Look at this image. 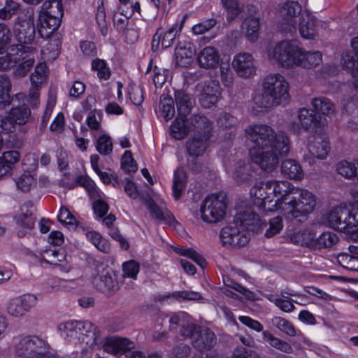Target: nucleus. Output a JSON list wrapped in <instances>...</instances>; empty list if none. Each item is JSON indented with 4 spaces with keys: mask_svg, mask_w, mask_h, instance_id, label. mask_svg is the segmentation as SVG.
<instances>
[{
    "mask_svg": "<svg viewBox=\"0 0 358 358\" xmlns=\"http://www.w3.org/2000/svg\"><path fill=\"white\" fill-rule=\"evenodd\" d=\"M260 227V219L257 214L250 210L240 211L228 225L222 229L220 238L223 245L240 248L246 245L250 234L256 232Z\"/></svg>",
    "mask_w": 358,
    "mask_h": 358,
    "instance_id": "1",
    "label": "nucleus"
},
{
    "mask_svg": "<svg viewBox=\"0 0 358 358\" xmlns=\"http://www.w3.org/2000/svg\"><path fill=\"white\" fill-rule=\"evenodd\" d=\"M289 83L283 76L271 73L264 78L262 92L253 96V102L261 110L285 105L289 99Z\"/></svg>",
    "mask_w": 358,
    "mask_h": 358,
    "instance_id": "2",
    "label": "nucleus"
},
{
    "mask_svg": "<svg viewBox=\"0 0 358 358\" xmlns=\"http://www.w3.org/2000/svg\"><path fill=\"white\" fill-rule=\"evenodd\" d=\"M248 139L254 144L252 148H275L281 152H289V139L283 131L275 132L269 125L253 124L245 129Z\"/></svg>",
    "mask_w": 358,
    "mask_h": 358,
    "instance_id": "3",
    "label": "nucleus"
},
{
    "mask_svg": "<svg viewBox=\"0 0 358 358\" xmlns=\"http://www.w3.org/2000/svg\"><path fill=\"white\" fill-rule=\"evenodd\" d=\"M59 329L67 341L85 343L90 347L101 343L100 331L90 321H69L60 324Z\"/></svg>",
    "mask_w": 358,
    "mask_h": 358,
    "instance_id": "4",
    "label": "nucleus"
},
{
    "mask_svg": "<svg viewBox=\"0 0 358 358\" xmlns=\"http://www.w3.org/2000/svg\"><path fill=\"white\" fill-rule=\"evenodd\" d=\"M327 224L335 229L346 233L358 231V200L350 207L339 206L331 210L327 217Z\"/></svg>",
    "mask_w": 358,
    "mask_h": 358,
    "instance_id": "5",
    "label": "nucleus"
},
{
    "mask_svg": "<svg viewBox=\"0 0 358 358\" xmlns=\"http://www.w3.org/2000/svg\"><path fill=\"white\" fill-rule=\"evenodd\" d=\"M63 14L62 0H46L42 5L39 15L38 33L40 36L49 38L60 25Z\"/></svg>",
    "mask_w": 358,
    "mask_h": 358,
    "instance_id": "6",
    "label": "nucleus"
},
{
    "mask_svg": "<svg viewBox=\"0 0 358 358\" xmlns=\"http://www.w3.org/2000/svg\"><path fill=\"white\" fill-rule=\"evenodd\" d=\"M48 344L36 336L22 337L15 345V356L18 358H59L48 355Z\"/></svg>",
    "mask_w": 358,
    "mask_h": 358,
    "instance_id": "7",
    "label": "nucleus"
},
{
    "mask_svg": "<svg viewBox=\"0 0 358 358\" xmlns=\"http://www.w3.org/2000/svg\"><path fill=\"white\" fill-rule=\"evenodd\" d=\"M300 47L290 41H282L267 50L268 58L286 69L296 67Z\"/></svg>",
    "mask_w": 358,
    "mask_h": 358,
    "instance_id": "8",
    "label": "nucleus"
},
{
    "mask_svg": "<svg viewBox=\"0 0 358 358\" xmlns=\"http://www.w3.org/2000/svg\"><path fill=\"white\" fill-rule=\"evenodd\" d=\"M227 207V196L224 193L210 194L201 203V218L206 222L216 223L223 219Z\"/></svg>",
    "mask_w": 358,
    "mask_h": 358,
    "instance_id": "9",
    "label": "nucleus"
},
{
    "mask_svg": "<svg viewBox=\"0 0 358 358\" xmlns=\"http://www.w3.org/2000/svg\"><path fill=\"white\" fill-rule=\"evenodd\" d=\"M267 185L273 197V204L271 207H275V210H281L285 215L287 210L291 208L289 203L293 201V192H296L297 187L287 180H268Z\"/></svg>",
    "mask_w": 358,
    "mask_h": 358,
    "instance_id": "10",
    "label": "nucleus"
},
{
    "mask_svg": "<svg viewBox=\"0 0 358 358\" xmlns=\"http://www.w3.org/2000/svg\"><path fill=\"white\" fill-rule=\"evenodd\" d=\"M292 202L289 203L290 209L287 210L285 215L297 218L306 216L311 213L316 205L315 196L306 189L297 187L293 192Z\"/></svg>",
    "mask_w": 358,
    "mask_h": 358,
    "instance_id": "11",
    "label": "nucleus"
},
{
    "mask_svg": "<svg viewBox=\"0 0 358 358\" xmlns=\"http://www.w3.org/2000/svg\"><path fill=\"white\" fill-rule=\"evenodd\" d=\"M34 10H28L23 15L19 16L13 25V34L20 43L30 44L35 38Z\"/></svg>",
    "mask_w": 358,
    "mask_h": 358,
    "instance_id": "12",
    "label": "nucleus"
},
{
    "mask_svg": "<svg viewBox=\"0 0 358 358\" xmlns=\"http://www.w3.org/2000/svg\"><path fill=\"white\" fill-rule=\"evenodd\" d=\"M288 152H281L274 147L270 149L251 148L250 150V155L253 162L266 172L274 171L278 165L279 158L287 155Z\"/></svg>",
    "mask_w": 358,
    "mask_h": 358,
    "instance_id": "13",
    "label": "nucleus"
},
{
    "mask_svg": "<svg viewBox=\"0 0 358 358\" xmlns=\"http://www.w3.org/2000/svg\"><path fill=\"white\" fill-rule=\"evenodd\" d=\"M30 117L31 110L26 105L12 108L4 116L0 117V128L6 133L13 132L16 125L26 124Z\"/></svg>",
    "mask_w": 358,
    "mask_h": 358,
    "instance_id": "14",
    "label": "nucleus"
},
{
    "mask_svg": "<svg viewBox=\"0 0 358 358\" xmlns=\"http://www.w3.org/2000/svg\"><path fill=\"white\" fill-rule=\"evenodd\" d=\"M16 48L18 59L13 67V75L22 78L29 72L35 63L36 49L22 44L16 45Z\"/></svg>",
    "mask_w": 358,
    "mask_h": 358,
    "instance_id": "15",
    "label": "nucleus"
},
{
    "mask_svg": "<svg viewBox=\"0 0 358 358\" xmlns=\"http://www.w3.org/2000/svg\"><path fill=\"white\" fill-rule=\"evenodd\" d=\"M35 212L36 208L30 201L24 202L21 206L19 213L15 217L16 224L20 228L17 231L18 237H24L28 230L34 229L36 220Z\"/></svg>",
    "mask_w": 358,
    "mask_h": 358,
    "instance_id": "16",
    "label": "nucleus"
},
{
    "mask_svg": "<svg viewBox=\"0 0 358 358\" xmlns=\"http://www.w3.org/2000/svg\"><path fill=\"white\" fill-rule=\"evenodd\" d=\"M225 169L229 175L239 185L249 183L253 178L252 166L245 160L225 163Z\"/></svg>",
    "mask_w": 358,
    "mask_h": 358,
    "instance_id": "17",
    "label": "nucleus"
},
{
    "mask_svg": "<svg viewBox=\"0 0 358 358\" xmlns=\"http://www.w3.org/2000/svg\"><path fill=\"white\" fill-rule=\"evenodd\" d=\"M37 302V298L31 294H25L11 299L7 304V311L14 317L24 315Z\"/></svg>",
    "mask_w": 358,
    "mask_h": 358,
    "instance_id": "18",
    "label": "nucleus"
},
{
    "mask_svg": "<svg viewBox=\"0 0 358 358\" xmlns=\"http://www.w3.org/2000/svg\"><path fill=\"white\" fill-rule=\"evenodd\" d=\"M270 192L267 181L255 183L250 191L251 196L254 199L255 205L265 210H273L271 207L273 204V197Z\"/></svg>",
    "mask_w": 358,
    "mask_h": 358,
    "instance_id": "19",
    "label": "nucleus"
},
{
    "mask_svg": "<svg viewBox=\"0 0 358 358\" xmlns=\"http://www.w3.org/2000/svg\"><path fill=\"white\" fill-rule=\"evenodd\" d=\"M299 122H293L289 124L290 129L296 134L301 129L308 131L318 127L320 122L316 114L307 108H302L298 110Z\"/></svg>",
    "mask_w": 358,
    "mask_h": 358,
    "instance_id": "20",
    "label": "nucleus"
},
{
    "mask_svg": "<svg viewBox=\"0 0 358 358\" xmlns=\"http://www.w3.org/2000/svg\"><path fill=\"white\" fill-rule=\"evenodd\" d=\"M232 67L237 74L243 78H248L255 73L253 57L248 52L236 55L232 61Z\"/></svg>",
    "mask_w": 358,
    "mask_h": 358,
    "instance_id": "21",
    "label": "nucleus"
},
{
    "mask_svg": "<svg viewBox=\"0 0 358 358\" xmlns=\"http://www.w3.org/2000/svg\"><path fill=\"white\" fill-rule=\"evenodd\" d=\"M100 344L105 352L111 354L122 355L134 348V343L129 339L116 336L106 337L103 341L101 340Z\"/></svg>",
    "mask_w": 358,
    "mask_h": 358,
    "instance_id": "22",
    "label": "nucleus"
},
{
    "mask_svg": "<svg viewBox=\"0 0 358 358\" xmlns=\"http://www.w3.org/2000/svg\"><path fill=\"white\" fill-rule=\"evenodd\" d=\"M302 13L301 6L295 1H286L279 9V13L282 17V22L289 27V31H291L292 29H295V18L297 15H301Z\"/></svg>",
    "mask_w": 358,
    "mask_h": 358,
    "instance_id": "23",
    "label": "nucleus"
},
{
    "mask_svg": "<svg viewBox=\"0 0 358 358\" xmlns=\"http://www.w3.org/2000/svg\"><path fill=\"white\" fill-rule=\"evenodd\" d=\"M220 60L218 50L213 46L202 48L196 55V62L201 68L214 69L217 67Z\"/></svg>",
    "mask_w": 358,
    "mask_h": 358,
    "instance_id": "24",
    "label": "nucleus"
},
{
    "mask_svg": "<svg viewBox=\"0 0 358 358\" xmlns=\"http://www.w3.org/2000/svg\"><path fill=\"white\" fill-rule=\"evenodd\" d=\"M299 31L305 39L313 40L317 34V19L310 12L303 11L299 17Z\"/></svg>",
    "mask_w": 358,
    "mask_h": 358,
    "instance_id": "25",
    "label": "nucleus"
},
{
    "mask_svg": "<svg viewBox=\"0 0 358 358\" xmlns=\"http://www.w3.org/2000/svg\"><path fill=\"white\" fill-rule=\"evenodd\" d=\"M92 283L98 290L106 294L114 292L119 288L117 280L106 269L94 276Z\"/></svg>",
    "mask_w": 358,
    "mask_h": 358,
    "instance_id": "26",
    "label": "nucleus"
},
{
    "mask_svg": "<svg viewBox=\"0 0 358 358\" xmlns=\"http://www.w3.org/2000/svg\"><path fill=\"white\" fill-rule=\"evenodd\" d=\"M195 53L194 45L190 42L180 41L175 49L176 64L181 67L188 66Z\"/></svg>",
    "mask_w": 358,
    "mask_h": 358,
    "instance_id": "27",
    "label": "nucleus"
},
{
    "mask_svg": "<svg viewBox=\"0 0 358 358\" xmlns=\"http://www.w3.org/2000/svg\"><path fill=\"white\" fill-rule=\"evenodd\" d=\"M220 95L218 83L212 82L203 87L199 96L200 104L205 108H209L217 103Z\"/></svg>",
    "mask_w": 358,
    "mask_h": 358,
    "instance_id": "28",
    "label": "nucleus"
},
{
    "mask_svg": "<svg viewBox=\"0 0 358 358\" xmlns=\"http://www.w3.org/2000/svg\"><path fill=\"white\" fill-rule=\"evenodd\" d=\"M215 343V334L207 327H201L192 341L193 346L201 352L211 349Z\"/></svg>",
    "mask_w": 358,
    "mask_h": 358,
    "instance_id": "29",
    "label": "nucleus"
},
{
    "mask_svg": "<svg viewBox=\"0 0 358 358\" xmlns=\"http://www.w3.org/2000/svg\"><path fill=\"white\" fill-rule=\"evenodd\" d=\"M322 62V55L320 51H306L300 47L296 67L312 69L320 65Z\"/></svg>",
    "mask_w": 358,
    "mask_h": 358,
    "instance_id": "30",
    "label": "nucleus"
},
{
    "mask_svg": "<svg viewBox=\"0 0 358 358\" xmlns=\"http://www.w3.org/2000/svg\"><path fill=\"white\" fill-rule=\"evenodd\" d=\"M248 9L251 15L257 11L256 7L253 5L248 6ZM259 28V18L256 17H248L243 22L242 29L245 30V36L250 41H255L257 39Z\"/></svg>",
    "mask_w": 358,
    "mask_h": 358,
    "instance_id": "31",
    "label": "nucleus"
},
{
    "mask_svg": "<svg viewBox=\"0 0 358 358\" xmlns=\"http://www.w3.org/2000/svg\"><path fill=\"white\" fill-rule=\"evenodd\" d=\"M281 172L285 177L294 180H300L304 176L299 162L292 159H287L282 162Z\"/></svg>",
    "mask_w": 358,
    "mask_h": 358,
    "instance_id": "32",
    "label": "nucleus"
},
{
    "mask_svg": "<svg viewBox=\"0 0 358 358\" xmlns=\"http://www.w3.org/2000/svg\"><path fill=\"white\" fill-rule=\"evenodd\" d=\"M303 296L305 297V295L301 294L299 293L295 292L294 291L289 292H283L281 294L282 298H279L273 294L267 295L266 298L272 303H273L278 308H279L282 311L286 313H291L295 309L294 305L291 301V299H285L287 298L286 296Z\"/></svg>",
    "mask_w": 358,
    "mask_h": 358,
    "instance_id": "33",
    "label": "nucleus"
},
{
    "mask_svg": "<svg viewBox=\"0 0 358 358\" xmlns=\"http://www.w3.org/2000/svg\"><path fill=\"white\" fill-rule=\"evenodd\" d=\"M351 46L358 59V36L352 39ZM342 63L343 67L350 71L353 78L358 77V60H355L349 53H345L342 55Z\"/></svg>",
    "mask_w": 358,
    "mask_h": 358,
    "instance_id": "34",
    "label": "nucleus"
},
{
    "mask_svg": "<svg viewBox=\"0 0 358 358\" xmlns=\"http://www.w3.org/2000/svg\"><path fill=\"white\" fill-rule=\"evenodd\" d=\"M210 138V137L194 135V136L187 142V149L189 154L195 157L203 155L209 145Z\"/></svg>",
    "mask_w": 358,
    "mask_h": 358,
    "instance_id": "35",
    "label": "nucleus"
},
{
    "mask_svg": "<svg viewBox=\"0 0 358 358\" xmlns=\"http://www.w3.org/2000/svg\"><path fill=\"white\" fill-rule=\"evenodd\" d=\"M191 124L195 131L194 135L210 137L212 130L211 122L206 117L201 115H194L191 118Z\"/></svg>",
    "mask_w": 358,
    "mask_h": 358,
    "instance_id": "36",
    "label": "nucleus"
},
{
    "mask_svg": "<svg viewBox=\"0 0 358 358\" xmlns=\"http://www.w3.org/2000/svg\"><path fill=\"white\" fill-rule=\"evenodd\" d=\"M148 208L150 213L159 220L164 221L166 223L176 227L180 225L171 213L166 208L160 207L153 201L148 203Z\"/></svg>",
    "mask_w": 358,
    "mask_h": 358,
    "instance_id": "37",
    "label": "nucleus"
},
{
    "mask_svg": "<svg viewBox=\"0 0 358 358\" xmlns=\"http://www.w3.org/2000/svg\"><path fill=\"white\" fill-rule=\"evenodd\" d=\"M330 147L329 142L322 137H315L308 144L309 152L315 157L323 159L327 156Z\"/></svg>",
    "mask_w": 358,
    "mask_h": 358,
    "instance_id": "38",
    "label": "nucleus"
},
{
    "mask_svg": "<svg viewBox=\"0 0 358 358\" xmlns=\"http://www.w3.org/2000/svg\"><path fill=\"white\" fill-rule=\"evenodd\" d=\"M311 106L313 112L320 117L323 116H329L334 113V106L327 98L320 96L312 99Z\"/></svg>",
    "mask_w": 358,
    "mask_h": 358,
    "instance_id": "39",
    "label": "nucleus"
},
{
    "mask_svg": "<svg viewBox=\"0 0 358 358\" xmlns=\"http://www.w3.org/2000/svg\"><path fill=\"white\" fill-rule=\"evenodd\" d=\"M185 20L186 15L182 17L180 22H176L164 32L161 36V43L163 48H168L173 44L174 41L182 29Z\"/></svg>",
    "mask_w": 358,
    "mask_h": 358,
    "instance_id": "40",
    "label": "nucleus"
},
{
    "mask_svg": "<svg viewBox=\"0 0 358 358\" xmlns=\"http://www.w3.org/2000/svg\"><path fill=\"white\" fill-rule=\"evenodd\" d=\"M20 153L17 150L4 152L0 157V178L8 173L15 164L20 160Z\"/></svg>",
    "mask_w": 358,
    "mask_h": 358,
    "instance_id": "41",
    "label": "nucleus"
},
{
    "mask_svg": "<svg viewBox=\"0 0 358 358\" xmlns=\"http://www.w3.org/2000/svg\"><path fill=\"white\" fill-rule=\"evenodd\" d=\"M175 101L177 106L178 116L186 117L192 107V101L189 96L183 91H177L175 92Z\"/></svg>",
    "mask_w": 358,
    "mask_h": 358,
    "instance_id": "42",
    "label": "nucleus"
},
{
    "mask_svg": "<svg viewBox=\"0 0 358 358\" xmlns=\"http://www.w3.org/2000/svg\"><path fill=\"white\" fill-rule=\"evenodd\" d=\"M263 338L267 342L269 345L280 352L287 354H292L294 352V349L292 345L278 337L274 336L268 331H264L262 332Z\"/></svg>",
    "mask_w": 358,
    "mask_h": 358,
    "instance_id": "43",
    "label": "nucleus"
},
{
    "mask_svg": "<svg viewBox=\"0 0 358 358\" xmlns=\"http://www.w3.org/2000/svg\"><path fill=\"white\" fill-rule=\"evenodd\" d=\"M12 89L11 81L6 75H0V107L10 106L13 99L10 95Z\"/></svg>",
    "mask_w": 358,
    "mask_h": 358,
    "instance_id": "44",
    "label": "nucleus"
},
{
    "mask_svg": "<svg viewBox=\"0 0 358 358\" xmlns=\"http://www.w3.org/2000/svg\"><path fill=\"white\" fill-rule=\"evenodd\" d=\"M187 175L185 171L181 169H177L174 172L173 180V194L174 199L178 200L186 188Z\"/></svg>",
    "mask_w": 358,
    "mask_h": 358,
    "instance_id": "45",
    "label": "nucleus"
},
{
    "mask_svg": "<svg viewBox=\"0 0 358 358\" xmlns=\"http://www.w3.org/2000/svg\"><path fill=\"white\" fill-rule=\"evenodd\" d=\"M315 234L309 230L299 231L294 233L291 237L293 243L313 249L315 246Z\"/></svg>",
    "mask_w": 358,
    "mask_h": 358,
    "instance_id": "46",
    "label": "nucleus"
},
{
    "mask_svg": "<svg viewBox=\"0 0 358 358\" xmlns=\"http://www.w3.org/2000/svg\"><path fill=\"white\" fill-rule=\"evenodd\" d=\"M171 135L175 139H182L189 131V127L185 123V117L177 116L171 126Z\"/></svg>",
    "mask_w": 358,
    "mask_h": 358,
    "instance_id": "47",
    "label": "nucleus"
},
{
    "mask_svg": "<svg viewBox=\"0 0 358 358\" xmlns=\"http://www.w3.org/2000/svg\"><path fill=\"white\" fill-rule=\"evenodd\" d=\"M129 18V17L125 16L115 11L113 17V26L118 31H125L127 38V36L130 34L134 36L136 39L137 38V34L134 29H127L125 31V29L128 25Z\"/></svg>",
    "mask_w": 358,
    "mask_h": 358,
    "instance_id": "48",
    "label": "nucleus"
},
{
    "mask_svg": "<svg viewBox=\"0 0 358 358\" xmlns=\"http://www.w3.org/2000/svg\"><path fill=\"white\" fill-rule=\"evenodd\" d=\"M271 323L275 328L289 336H295L296 334L292 323L284 317L275 316L271 319Z\"/></svg>",
    "mask_w": 358,
    "mask_h": 358,
    "instance_id": "49",
    "label": "nucleus"
},
{
    "mask_svg": "<svg viewBox=\"0 0 358 358\" xmlns=\"http://www.w3.org/2000/svg\"><path fill=\"white\" fill-rule=\"evenodd\" d=\"M86 237L100 251L103 252L110 251L109 243L99 233L95 231H90L86 233Z\"/></svg>",
    "mask_w": 358,
    "mask_h": 358,
    "instance_id": "50",
    "label": "nucleus"
},
{
    "mask_svg": "<svg viewBox=\"0 0 358 358\" xmlns=\"http://www.w3.org/2000/svg\"><path fill=\"white\" fill-rule=\"evenodd\" d=\"M162 116L166 121L172 119L175 115L174 101L169 96H162L160 99Z\"/></svg>",
    "mask_w": 358,
    "mask_h": 358,
    "instance_id": "51",
    "label": "nucleus"
},
{
    "mask_svg": "<svg viewBox=\"0 0 358 358\" xmlns=\"http://www.w3.org/2000/svg\"><path fill=\"white\" fill-rule=\"evenodd\" d=\"M338 263L344 268L358 271V257L348 253H341L337 256Z\"/></svg>",
    "mask_w": 358,
    "mask_h": 358,
    "instance_id": "52",
    "label": "nucleus"
},
{
    "mask_svg": "<svg viewBox=\"0 0 358 358\" xmlns=\"http://www.w3.org/2000/svg\"><path fill=\"white\" fill-rule=\"evenodd\" d=\"M338 241V238L334 233L329 231L324 232L315 239V246L314 249H321L322 248H331Z\"/></svg>",
    "mask_w": 358,
    "mask_h": 358,
    "instance_id": "53",
    "label": "nucleus"
},
{
    "mask_svg": "<svg viewBox=\"0 0 358 358\" xmlns=\"http://www.w3.org/2000/svg\"><path fill=\"white\" fill-rule=\"evenodd\" d=\"M43 260L51 265L60 266V263L66 259V255L63 250H48L44 252Z\"/></svg>",
    "mask_w": 358,
    "mask_h": 358,
    "instance_id": "54",
    "label": "nucleus"
},
{
    "mask_svg": "<svg viewBox=\"0 0 358 358\" xmlns=\"http://www.w3.org/2000/svg\"><path fill=\"white\" fill-rule=\"evenodd\" d=\"M92 69L97 72V76L101 80H107L110 77V69L103 59L96 58L92 60Z\"/></svg>",
    "mask_w": 358,
    "mask_h": 358,
    "instance_id": "55",
    "label": "nucleus"
},
{
    "mask_svg": "<svg viewBox=\"0 0 358 358\" xmlns=\"http://www.w3.org/2000/svg\"><path fill=\"white\" fill-rule=\"evenodd\" d=\"M221 4L226 11L228 21L234 20L241 12V8L237 0H221Z\"/></svg>",
    "mask_w": 358,
    "mask_h": 358,
    "instance_id": "56",
    "label": "nucleus"
},
{
    "mask_svg": "<svg viewBox=\"0 0 358 358\" xmlns=\"http://www.w3.org/2000/svg\"><path fill=\"white\" fill-rule=\"evenodd\" d=\"M96 20L101 35L106 36L108 33V27L103 0H101L100 3L97 6Z\"/></svg>",
    "mask_w": 358,
    "mask_h": 358,
    "instance_id": "57",
    "label": "nucleus"
},
{
    "mask_svg": "<svg viewBox=\"0 0 358 358\" xmlns=\"http://www.w3.org/2000/svg\"><path fill=\"white\" fill-rule=\"evenodd\" d=\"M175 251L180 255L192 259L201 268H204L206 265V261L203 256L192 248H177Z\"/></svg>",
    "mask_w": 358,
    "mask_h": 358,
    "instance_id": "58",
    "label": "nucleus"
},
{
    "mask_svg": "<svg viewBox=\"0 0 358 358\" xmlns=\"http://www.w3.org/2000/svg\"><path fill=\"white\" fill-rule=\"evenodd\" d=\"M223 282L225 286L242 294L246 299L250 300H253L255 299V294L252 292L243 287L231 278L228 276L223 277Z\"/></svg>",
    "mask_w": 358,
    "mask_h": 358,
    "instance_id": "59",
    "label": "nucleus"
},
{
    "mask_svg": "<svg viewBox=\"0 0 358 358\" xmlns=\"http://www.w3.org/2000/svg\"><path fill=\"white\" fill-rule=\"evenodd\" d=\"M96 150L103 155H108L113 150V143L111 138L108 135H102L98 138L96 141Z\"/></svg>",
    "mask_w": 358,
    "mask_h": 358,
    "instance_id": "60",
    "label": "nucleus"
},
{
    "mask_svg": "<svg viewBox=\"0 0 358 358\" xmlns=\"http://www.w3.org/2000/svg\"><path fill=\"white\" fill-rule=\"evenodd\" d=\"M336 171L338 173L343 177L351 179L355 177L356 167L355 162H350L348 161H341L338 163L336 166Z\"/></svg>",
    "mask_w": 358,
    "mask_h": 358,
    "instance_id": "61",
    "label": "nucleus"
},
{
    "mask_svg": "<svg viewBox=\"0 0 358 358\" xmlns=\"http://www.w3.org/2000/svg\"><path fill=\"white\" fill-rule=\"evenodd\" d=\"M76 183L84 187L87 192L90 199H96L99 196V189L95 184L88 177L79 176L76 178Z\"/></svg>",
    "mask_w": 358,
    "mask_h": 358,
    "instance_id": "62",
    "label": "nucleus"
},
{
    "mask_svg": "<svg viewBox=\"0 0 358 358\" xmlns=\"http://www.w3.org/2000/svg\"><path fill=\"white\" fill-rule=\"evenodd\" d=\"M17 59V50L15 53L7 52L0 55V71H6L13 68Z\"/></svg>",
    "mask_w": 358,
    "mask_h": 358,
    "instance_id": "63",
    "label": "nucleus"
},
{
    "mask_svg": "<svg viewBox=\"0 0 358 358\" xmlns=\"http://www.w3.org/2000/svg\"><path fill=\"white\" fill-rule=\"evenodd\" d=\"M36 181L29 172H24L16 180V185L22 192H26L30 190Z\"/></svg>",
    "mask_w": 358,
    "mask_h": 358,
    "instance_id": "64",
    "label": "nucleus"
}]
</instances>
